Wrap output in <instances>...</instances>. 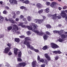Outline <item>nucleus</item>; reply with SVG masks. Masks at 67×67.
<instances>
[{
    "label": "nucleus",
    "instance_id": "obj_1",
    "mask_svg": "<svg viewBox=\"0 0 67 67\" xmlns=\"http://www.w3.org/2000/svg\"><path fill=\"white\" fill-rule=\"evenodd\" d=\"M18 26H21L22 27H24L26 29L27 28L29 30H31L34 32L35 33H36L39 35H43V32L42 31H40L39 30H35V29H36L37 25L35 24L34 23H32L30 24V26H25L23 25V23H20L18 25Z\"/></svg>",
    "mask_w": 67,
    "mask_h": 67
},
{
    "label": "nucleus",
    "instance_id": "obj_2",
    "mask_svg": "<svg viewBox=\"0 0 67 67\" xmlns=\"http://www.w3.org/2000/svg\"><path fill=\"white\" fill-rule=\"evenodd\" d=\"M24 43L25 45H26L27 48H30V49H31L32 51H34L36 53H38L39 52V50L38 49H35L32 46L30 45V43L29 41H25L24 42Z\"/></svg>",
    "mask_w": 67,
    "mask_h": 67
},
{
    "label": "nucleus",
    "instance_id": "obj_3",
    "mask_svg": "<svg viewBox=\"0 0 67 67\" xmlns=\"http://www.w3.org/2000/svg\"><path fill=\"white\" fill-rule=\"evenodd\" d=\"M19 50L18 49H16V48H15L14 49V53L16 55L18 53V57L17 59V62H22V59L20 58L21 57V56L22 55V53L20 50Z\"/></svg>",
    "mask_w": 67,
    "mask_h": 67
},
{
    "label": "nucleus",
    "instance_id": "obj_4",
    "mask_svg": "<svg viewBox=\"0 0 67 67\" xmlns=\"http://www.w3.org/2000/svg\"><path fill=\"white\" fill-rule=\"evenodd\" d=\"M13 29L12 30V31L13 33L15 34L16 32V31L19 30V28L17 25L15 24H14L12 26Z\"/></svg>",
    "mask_w": 67,
    "mask_h": 67
},
{
    "label": "nucleus",
    "instance_id": "obj_5",
    "mask_svg": "<svg viewBox=\"0 0 67 67\" xmlns=\"http://www.w3.org/2000/svg\"><path fill=\"white\" fill-rule=\"evenodd\" d=\"M57 14H54L52 15V18L54 21H57L58 19H60L62 18L61 16L59 15L58 16H57Z\"/></svg>",
    "mask_w": 67,
    "mask_h": 67
},
{
    "label": "nucleus",
    "instance_id": "obj_6",
    "mask_svg": "<svg viewBox=\"0 0 67 67\" xmlns=\"http://www.w3.org/2000/svg\"><path fill=\"white\" fill-rule=\"evenodd\" d=\"M8 17L9 18L8 19H7V17H5V21H9L11 23H13V24H15V21L13 20L12 19V18H11V15H9L8 16Z\"/></svg>",
    "mask_w": 67,
    "mask_h": 67
},
{
    "label": "nucleus",
    "instance_id": "obj_7",
    "mask_svg": "<svg viewBox=\"0 0 67 67\" xmlns=\"http://www.w3.org/2000/svg\"><path fill=\"white\" fill-rule=\"evenodd\" d=\"M65 12L67 13V10H65V11L64 10H62L61 11V16H62L63 18H64L67 15V14L65 13Z\"/></svg>",
    "mask_w": 67,
    "mask_h": 67
},
{
    "label": "nucleus",
    "instance_id": "obj_8",
    "mask_svg": "<svg viewBox=\"0 0 67 67\" xmlns=\"http://www.w3.org/2000/svg\"><path fill=\"white\" fill-rule=\"evenodd\" d=\"M34 21L36 23L41 24L43 21V19H34Z\"/></svg>",
    "mask_w": 67,
    "mask_h": 67
},
{
    "label": "nucleus",
    "instance_id": "obj_9",
    "mask_svg": "<svg viewBox=\"0 0 67 67\" xmlns=\"http://www.w3.org/2000/svg\"><path fill=\"white\" fill-rule=\"evenodd\" d=\"M51 46L52 48H53V49H56L59 47V46L54 43H51Z\"/></svg>",
    "mask_w": 67,
    "mask_h": 67
},
{
    "label": "nucleus",
    "instance_id": "obj_10",
    "mask_svg": "<svg viewBox=\"0 0 67 67\" xmlns=\"http://www.w3.org/2000/svg\"><path fill=\"white\" fill-rule=\"evenodd\" d=\"M26 65V64L25 62L20 63L19 64V65H17L16 67H24Z\"/></svg>",
    "mask_w": 67,
    "mask_h": 67
},
{
    "label": "nucleus",
    "instance_id": "obj_11",
    "mask_svg": "<svg viewBox=\"0 0 67 67\" xmlns=\"http://www.w3.org/2000/svg\"><path fill=\"white\" fill-rule=\"evenodd\" d=\"M57 3L55 2H53L50 4V6L51 7L53 8H55L56 7V4Z\"/></svg>",
    "mask_w": 67,
    "mask_h": 67
},
{
    "label": "nucleus",
    "instance_id": "obj_12",
    "mask_svg": "<svg viewBox=\"0 0 67 67\" xmlns=\"http://www.w3.org/2000/svg\"><path fill=\"white\" fill-rule=\"evenodd\" d=\"M9 2L10 4H17L18 3H17V1L16 0H9Z\"/></svg>",
    "mask_w": 67,
    "mask_h": 67
},
{
    "label": "nucleus",
    "instance_id": "obj_13",
    "mask_svg": "<svg viewBox=\"0 0 67 67\" xmlns=\"http://www.w3.org/2000/svg\"><path fill=\"white\" fill-rule=\"evenodd\" d=\"M36 7L39 10H40L42 7V5L40 3H38L36 4Z\"/></svg>",
    "mask_w": 67,
    "mask_h": 67
},
{
    "label": "nucleus",
    "instance_id": "obj_14",
    "mask_svg": "<svg viewBox=\"0 0 67 67\" xmlns=\"http://www.w3.org/2000/svg\"><path fill=\"white\" fill-rule=\"evenodd\" d=\"M9 51H10V49L8 47H6L4 49V53L5 54H7L9 53Z\"/></svg>",
    "mask_w": 67,
    "mask_h": 67
},
{
    "label": "nucleus",
    "instance_id": "obj_15",
    "mask_svg": "<svg viewBox=\"0 0 67 67\" xmlns=\"http://www.w3.org/2000/svg\"><path fill=\"white\" fill-rule=\"evenodd\" d=\"M44 56L48 60H51V57H50L48 55V54L47 53L45 54Z\"/></svg>",
    "mask_w": 67,
    "mask_h": 67
},
{
    "label": "nucleus",
    "instance_id": "obj_16",
    "mask_svg": "<svg viewBox=\"0 0 67 67\" xmlns=\"http://www.w3.org/2000/svg\"><path fill=\"white\" fill-rule=\"evenodd\" d=\"M3 21H4V18L2 16L0 15V23H3Z\"/></svg>",
    "mask_w": 67,
    "mask_h": 67
},
{
    "label": "nucleus",
    "instance_id": "obj_17",
    "mask_svg": "<svg viewBox=\"0 0 67 67\" xmlns=\"http://www.w3.org/2000/svg\"><path fill=\"white\" fill-rule=\"evenodd\" d=\"M48 36L46 34H45L43 36V38L44 41L47 40V38H48Z\"/></svg>",
    "mask_w": 67,
    "mask_h": 67
},
{
    "label": "nucleus",
    "instance_id": "obj_18",
    "mask_svg": "<svg viewBox=\"0 0 67 67\" xmlns=\"http://www.w3.org/2000/svg\"><path fill=\"white\" fill-rule=\"evenodd\" d=\"M36 61L32 62V67H35L36 66Z\"/></svg>",
    "mask_w": 67,
    "mask_h": 67
},
{
    "label": "nucleus",
    "instance_id": "obj_19",
    "mask_svg": "<svg viewBox=\"0 0 67 67\" xmlns=\"http://www.w3.org/2000/svg\"><path fill=\"white\" fill-rule=\"evenodd\" d=\"M53 32L54 33H58L60 35H61V33H60V32L59 31H54Z\"/></svg>",
    "mask_w": 67,
    "mask_h": 67
},
{
    "label": "nucleus",
    "instance_id": "obj_20",
    "mask_svg": "<svg viewBox=\"0 0 67 67\" xmlns=\"http://www.w3.org/2000/svg\"><path fill=\"white\" fill-rule=\"evenodd\" d=\"M44 11L46 13H48L49 11V9L48 8H47L44 9Z\"/></svg>",
    "mask_w": 67,
    "mask_h": 67
},
{
    "label": "nucleus",
    "instance_id": "obj_21",
    "mask_svg": "<svg viewBox=\"0 0 67 67\" xmlns=\"http://www.w3.org/2000/svg\"><path fill=\"white\" fill-rule=\"evenodd\" d=\"M43 11L44 10H43V9H42L38 11V13L39 14H42V13H43Z\"/></svg>",
    "mask_w": 67,
    "mask_h": 67
},
{
    "label": "nucleus",
    "instance_id": "obj_22",
    "mask_svg": "<svg viewBox=\"0 0 67 67\" xmlns=\"http://www.w3.org/2000/svg\"><path fill=\"white\" fill-rule=\"evenodd\" d=\"M48 61H47V60H44V61L43 62L44 63V65H48Z\"/></svg>",
    "mask_w": 67,
    "mask_h": 67
},
{
    "label": "nucleus",
    "instance_id": "obj_23",
    "mask_svg": "<svg viewBox=\"0 0 67 67\" xmlns=\"http://www.w3.org/2000/svg\"><path fill=\"white\" fill-rule=\"evenodd\" d=\"M61 37L62 38H65L67 37V35H61Z\"/></svg>",
    "mask_w": 67,
    "mask_h": 67
},
{
    "label": "nucleus",
    "instance_id": "obj_24",
    "mask_svg": "<svg viewBox=\"0 0 67 67\" xmlns=\"http://www.w3.org/2000/svg\"><path fill=\"white\" fill-rule=\"evenodd\" d=\"M58 41L60 42H63L64 41V39L60 38H59Z\"/></svg>",
    "mask_w": 67,
    "mask_h": 67
},
{
    "label": "nucleus",
    "instance_id": "obj_25",
    "mask_svg": "<svg viewBox=\"0 0 67 67\" xmlns=\"http://www.w3.org/2000/svg\"><path fill=\"white\" fill-rule=\"evenodd\" d=\"M48 48V47L47 46H45L42 48V49L43 50H46Z\"/></svg>",
    "mask_w": 67,
    "mask_h": 67
},
{
    "label": "nucleus",
    "instance_id": "obj_26",
    "mask_svg": "<svg viewBox=\"0 0 67 67\" xmlns=\"http://www.w3.org/2000/svg\"><path fill=\"white\" fill-rule=\"evenodd\" d=\"M27 19L29 21H31V19H32V18L30 16H29L27 17Z\"/></svg>",
    "mask_w": 67,
    "mask_h": 67
},
{
    "label": "nucleus",
    "instance_id": "obj_27",
    "mask_svg": "<svg viewBox=\"0 0 67 67\" xmlns=\"http://www.w3.org/2000/svg\"><path fill=\"white\" fill-rule=\"evenodd\" d=\"M14 40L17 43H19L20 42V39L19 38H15Z\"/></svg>",
    "mask_w": 67,
    "mask_h": 67
},
{
    "label": "nucleus",
    "instance_id": "obj_28",
    "mask_svg": "<svg viewBox=\"0 0 67 67\" xmlns=\"http://www.w3.org/2000/svg\"><path fill=\"white\" fill-rule=\"evenodd\" d=\"M25 40H28V41H31V38L30 37H26L25 38Z\"/></svg>",
    "mask_w": 67,
    "mask_h": 67
},
{
    "label": "nucleus",
    "instance_id": "obj_29",
    "mask_svg": "<svg viewBox=\"0 0 67 67\" xmlns=\"http://www.w3.org/2000/svg\"><path fill=\"white\" fill-rule=\"evenodd\" d=\"M26 33L28 35H30L31 34V31H27Z\"/></svg>",
    "mask_w": 67,
    "mask_h": 67
},
{
    "label": "nucleus",
    "instance_id": "obj_30",
    "mask_svg": "<svg viewBox=\"0 0 67 67\" xmlns=\"http://www.w3.org/2000/svg\"><path fill=\"white\" fill-rule=\"evenodd\" d=\"M46 27L47 28H48V29H51V26L49 25H46Z\"/></svg>",
    "mask_w": 67,
    "mask_h": 67
},
{
    "label": "nucleus",
    "instance_id": "obj_31",
    "mask_svg": "<svg viewBox=\"0 0 67 67\" xmlns=\"http://www.w3.org/2000/svg\"><path fill=\"white\" fill-rule=\"evenodd\" d=\"M5 66H7V67H11L10 66V64L8 63H6Z\"/></svg>",
    "mask_w": 67,
    "mask_h": 67
},
{
    "label": "nucleus",
    "instance_id": "obj_32",
    "mask_svg": "<svg viewBox=\"0 0 67 67\" xmlns=\"http://www.w3.org/2000/svg\"><path fill=\"white\" fill-rule=\"evenodd\" d=\"M44 60L43 59H41L39 60V62L40 63H44Z\"/></svg>",
    "mask_w": 67,
    "mask_h": 67
},
{
    "label": "nucleus",
    "instance_id": "obj_33",
    "mask_svg": "<svg viewBox=\"0 0 67 67\" xmlns=\"http://www.w3.org/2000/svg\"><path fill=\"white\" fill-rule=\"evenodd\" d=\"M12 27L10 26L8 27L7 29L8 31H10V30L12 29Z\"/></svg>",
    "mask_w": 67,
    "mask_h": 67
},
{
    "label": "nucleus",
    "instance_id": "obj_34",
    "mask_svg": "<svg viewBox=\"0 0 67 67\" xmlns=\"http://www.w3.org/2000/svg\"><path fill=\"white\" fill-rule=\"evenodd\" d=\"M60 33H61V35H62V33H64L65 32V31L63 30H61L59 31Z\"/></svg>",
    "mask_w": 67,
    "mask_h": 67
},
{
    "label": "nucleus",
    "instance_id": "obj_35",
    "mask_svg": "<svg viewBox=\"0 0 67 67\" xmlns=\"http://www.w3.org/2000/svg\"><path fill=\"white\" fill-rule=\"evenodd\" d=\"M7 45L10 48H11V44L8 43L7 44Z\"/></svg>",
    "mask_w": 67,
    "mask_h": 67
},
{
    "label": "nucleus",
    "instance_id": "obj_36",
    "mask_svg": "<svg viewBox=\"0 0 67 67\" xmlns=\"http://www.w3.org/2000/svg\"><path fill=\"white\" fill-rule=\"evenodd\" d=\"M19 18H20V19H22L24 18V16L21 15L20 16Z\"/></svg>",
    "mask_w": 67,
    "mask_h": 67
},
{
    "label": "nucleus",
    "instance_id": "obj_37",
    "mask_svg": "<svg viewBox=\"0 0 67 67\" xmlns=\"http://www.w3.org/2000/svg\"><path fill=\"white\" fill-rule=\"evenodd\" d=\"M52 15H51V14H48L47 15V17H49V18H50V17H51V16H52V17H53Z\"/></svg>",
    "mask_w": 67,
    "mask_h": 67
},
{
    "label": "nucleus",
    "instance_id": "obj_38",
    "mask_svg": "<svg viewBox=\"0 0 67 67\" xmlns=\"http://www.w3.org/2000/svg\"><path fill=\"white\" fill-rule=\"evenodd\" d=\"M46 4L48 6V5H49L51 4V3L49 2H47L46 3Z\"/></svg>",
    "mask_w": 67,
    "mask_h": 67
},
{
    "label": "nucleus",
    "instance_id": "obj_39",
    "mask_svg": "<svg viewBox=\"0 0 67 67\" xmlns=\"http://www.w3.org/2000/svg\"><path fill=\"white\" fill-rule=\"evenodd\" d=\"M20 8L21 9H25L26 8L24 6H21V7H20Z\"/></svg>",
    "mask_w": 67,
    "mask_h": 67
},
{
    "label": "nucleus",
    "instance_id": "obj_40",
    "mask_svg": "<svg viewBox=\"0 0 67 67\" xmlns=\"http://www.w3.org/2000/svg\"><path fill=\"white\" fill-rule=\"evenodd\" d=\"M3 13L4 14H6L7 13V12L6 10H4L3 12Z\"/></svg>",
    "mask_w": 67,
    "mask_h": 67
},
{
    "label": "nucleus",
    "instance_id": "obj_41",
    "mask_svg": "<svg viewBox=\"0 0 67 67\" xmlns=\"http://www.w3.org/2000/svg\"><path fill=\"white\" fill-rule=\"evenodd\" d=\"M53 53L56 54H58V51H54L53 52Z\"/></svg>",
    "mask_w": 67,
    "mask_h": 67
},
{
    "label": "nucleus",
    "instance_id": "obj_42",
    "mask_svg": "<svg viewBox=\"0 0 67 67\" xmlns=\"http://www.w3.org/2000/svg\"><path fill=\"white\" fill-rule=\"evenodd\" d=\"M20 38H25V36H19Z\"/></svg>",
    "mask_w": 67,
    "mask_h": 67
},
{
    "label": "nucleus",
    "instance_id": "obj_43",
    "mask_svg": "<svg viewBox=\"0 0 67 67\" xmlns=\"http://www.w3.org/2000/svg\"><path fill=\"white\" fill-rule=\"evenodd\" d=\"M67 6H66V5H65L63 7V9H67Z\"/></svg>",
    "mask_w": 67,
    "mask_h": 67
},
{
    "label": "nucleus",
    "instance_id": "obj_44",
    "mask_svg": "<svg viewBox=\"0 0 67 67\" xmlns=\"http://www.w3.org/2000/svg\"><path fill=\"white\" fill-rule=\"evenodd\" d=\"M46 34H47V35H50V33L48 31H46Z\"/></svg>",
    "mask_w": 67,
    "mask_h": 67
},
{
    "label": "nucleus",
    "instance_id": "obj_45",
    "mask_svg": "<svg viewBox=\"0 0 67 67\" xmlns=\"http://www.w3.org/2000/svg\"><path fill=\"white\" fill-rule=\"evenodd\" d=\"M40 59H41V58H40V57L39 55H38L37 57L38 60H40Z\"/></svg>",
    "mask_w": 67,
    "mask_h": 67
},
{
    "label": "nucleus",
    "instance_id": "obj_46",
    "mask_svg": "<svg viewBox=\"0 0 67 67\" xmlns=\"http://www.w3.org/2000/svg\"><path fill=\"white\" fill-rule=\"evenodd\" d=\"M28 53L29 54H31L32 53V52L31 51H28Z\"/></svg>",
    "mask_w": 67,
    "mask_h": 67
},
{
    "label": "nucleus",
    "instance_id": "obj_47",
    "mask_svg": "<svg viewBox=\"0 0 67 67\" xmlns=\"http://www.w3.org/2000/svg\"><path fill=\"white\" fill-rule=\"evenodd\" d=\"M59 57L58 56H57L55 58V60H57L58 59Z\"/></svg>",
    "mask_w": 67,
    "mask_h": 67
},
{
    "label": "nucleus",
    "instance_id": "obj_48",
    "mask_svg": "<svg viewBox=\"0 0 67 67\" xmlns=\"http://www.w3.org/2000/svg\"><path fill=\"white\" fill-rule=\"evenodd\" d=\"M45 64H42L41 65V67H45Z\"/></svg>",
    "mask_w": 67,
    "mask_h": 67
},
{
    "label": "nucleus",
    "instance_id": "obj_49",
    "mask_svg": "<svg viewBox=\"0 0 67 67\" xmlns=\"http://www.w3.org/2000/svg\"><path fill=\"white\" fill-rule=\"evenodd\" d=\"M0 3L2 5L1 7H3V5H2V3H3V2H2V1L0 2Z\"/></svg>",
    "mask_w": 67,
    "mask_h": 67
},
{
    "label": "nucleus",
    "instance_id": "obj_50",
    "mask_svg": "<svg viewBox=\"0 0 67 67\" xmlns=\"http://www.w3.org/2000/svg\"><path fill=\"white\" fill-rule=\"evenodd\" d=\"M20 14V12L19 11H18L16 12V14L17 15H19Z\"/></svg>",
    "mask_w": 67,
    "mask_h": 67
},
{
    "label": "nucleus",
    "instance_id": "obj_51",
    "mask_svg": "<svg viewBox=\"0 0 67 67\" xmlns=\"http://www.w3.org/2000/svg\"><path fill=\"white\" fill-rule=\"evenodd\" d=\"M15 20L16 21H19V19L18 18H16Z\"/></svg>",
    "mask_w": 67,
    "mask_h": 67
},
{
    "label": "nucleus",
    "instance_id": "obj_52",
    "mask_svg": "<svg viewBox=\"0 0 67 67\" xmlns=\"http://www.w3.org/2000/svg\"><path fill=\"white\" fill-rule=\"evenodd\" d=\"M13 18H16V16L15 15V14H14V15L13 16Z\"/></svg>",
    "mask_w": 67,
    "mask_h": 67
},
{
    "label": "nucleus",
    "instance_id": "obj_53",
    "mask_svg": "<svg viewBox=\"0 0 67 67\" xmlns=\"http://www.w3.org/2000/svg\"><path fill=\"white\" fill-rule=\"evenodd\" d=\"M58 54H61V53H62V52L59 51H58Z\"/></svg>",
    "mask_w": 67,
    "mask_h": 67
},
{
    "label": "nucleus",
    "instance_id": "obj_54",
    "mask_svg": "<svg viewBox=\"0 0 67 67\" xmlns=\"http://www.w3.org/2000/svg\"><path fill=\"white\" fill-rule=\"evenodd\" d=\"M4 36L3 35H0V38H1V37H3Z\"/></svg>",
    "mask_w": 67,
    "mask_h": 67
},
{
    "label": "nucleus",
    "instance_id": "obj_55",
    "mask_svg": "<svg viewBox=\"0 0 67 67\" xmlns=\"http://www.w3.org/2000/svg\"><path fill=\"white\" fill-rule=\"evenodd\" d=\"M45 19H46V17H45V16H43V21L44 20H45Z\"/></svg>",
    "mask_w": 67,
    "mask_h": 67
},
{
    "label": "nucleus",
    "instance_id": "obj_56",
    "mask_svg": "<svg viewBox=\"0 0 67 67\" xmlns=\"http://www.w3.org/2000/svg\"><path fill=\"white\" fill-rule=\"evenodd\" d=\"M58 9L59 10H62V7H59L58 8Z\"/></svg>",
    "mask_w": 67,
    "mask_h": 67
},
{
    "label": "nucleus",
    "instance_id": "obj_57",
    "mask_svg": "<svg viewBox=\"0 0 67 67\" xmlns=\"http://www.w3.org/2000/svg\"><path fill=\"white\" fill-rule=\"evenodd\" d=\"M8 54L9 55H12V53L11 52H9L8 53Z\"/></svg>",
    "mask_w": 67,
    "mask_h": 67
},
{
    "label": "nucleus",
    "instance_id": "obj_58",
    "mask_svg": "<svg viewBox=\"0 0 67 67\" xmlns=\"http://www.w3.org/2000/svg\"><path fill=\"white\" fill-rule=\"evenodd\" d=\"M26 18H24L23 19V21H26Z\"/></svg>",
    "mask_w": 67,
    "mask_h": 67
},
{
    "label": "nucleus",
    "instance_id": "obj_59",
    "mask_svg": "<svg viewBox=\"0 0 67 67\" xmlns=\"http://www.w3.org/2000/svg\"><path fill=\"white\" fill-rule=\"evenodd\" d=\"M5 8L6 9H7V10L9 9V7H5Z\"/></svg>",
    "mask_w": 67,
    "mask_h": 67
},
{
    "label": "nucleus",
    "instance_id": "obj_60",
    "mask_svg": "<svg viewBox=\"0 0 67 67\" xmlns=\"http://www.w3.org/2000/svg\"><path fill=\"white\" fill-rule=\"evenodd\" d=\"M16 33L17 34H20V32H19V31H17L16 32Z\"/></svg>",
    "mask_w": 67,
    "mask_h": 67
},
{
    "label": "nucleus",
    "instance_id": "obj_61",
    "mask_svg": "<svg viewBox=\"0 0 67 67\" xmlns=\"http://www.w3.org/2000/svg\"><path fill=\"white\" fill-rule=\"evenodd\" d=\"M25 24H27V21L26 20L25 21Z\"/></svg>",
    "mask_w": 67,
    "mask_h": 67
},
{
    "label": "nucleus",
    "instance_id": "obj_62",
    "mask_svg": "<svg viewBox=\"0 0 67 67\" xmlns=\"http://www.w3.org/2000/svg\"><path fill=\"white\" fill-rule=\"evenodd\" d=\"M65 35H67V32H65Z\"/></svg>",
    "mask_w": 67,
    "mask_h": 67
},
{
    "label": "nucleus",
    "instance_id": "obj_63",
    "mask_svg": "<svg viewBox=\"0 0 67 67\" xmlns=\"http://www.w3.org/2000/svg\"><path fill=\"white\" fill-rule=\"evenodd\" d=\"M59 26H60H60H62V25H61V24H59Z\"/></svg>",
    "mask_w": 67,
    "mask_h": 67
},
{
    "label": "nucleus",
    "instance_id": "obj_64",
    "mask_svg": "<svg viewBox=\"0 0 67 67\" xmlns=\"http://www.w3.org/2000/svg\"><path fill=\"white\" fill-rule=\"evenodd\" d=\"M58 1H59V2H60V1H61V0H58Z\"/></svg>",
    "mask_w": 67,
    "mask_h": 67
}]
</instances>
